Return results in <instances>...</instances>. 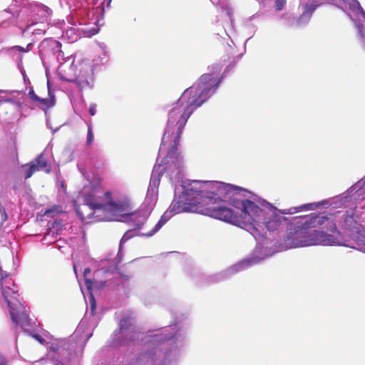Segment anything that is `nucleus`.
Instances as JSON below:
<instances>
[{
	"mask_svg": "<svg viewBox=\"0 0 365 365\" xmlns=\"http://www.w3.org/2000/svg\"><path fill=\"white\" fill-rule=\"evenodd\" d=\"M180 212H195L197 205L210 206L211 216L241 227L255 238L267 229L272 232L282 227L288 219L284 215L314 210L328 200L279 210L248 190L219 181L186 180L175 188V198Z\"/></svg>",
	"mask_w": 365,
	"mask_h": 365,
	"instance_id": "1",
	"label": "nucleus"
},
{
	"mask_svg": "<svg viewBox=\"0 0 365 365\" xmlns=\"http://www.w3.org/2000/svg\"><path fill=\"white\" fill-rule=\"evenodd\" d=\"M169 150L165 148L164 154L160 156V150L158 151V157L156 163L153 167V172L150 177V183L148 187V191L145 200V207L133 213H129L130 205L128 204V210L121 215H116L115 218L117 221H125L133 226V228L128 230L120 240L119 245V250L116 258L115 263L108 268L106 272H112L117 269L118 264L122 261V246L123 245L131 239L133 237L145 236L151 237L156 233L170 219V217L180 211L185 210V208H181L176 202H172L168 210L161 216L158 222L149 232H140V230L145 229L148 227L147 220L150 215L152 209L155 206L157 200L158 193V186L160 181V176L164 170L171 172L170 179L173 180V178L180 179L181 168L182 165V158L178 153L173 154V158L169 156Z\"/></svg>",
	"mask_w": 365,
	"mask_h": 365,
	"instance_id": "2",
	"label": "nucleus"
},
{
	"mask_svg": "<svg viewBox=\"0 0 365 365\" xmlns=\"http://www.w3.org/2000/svg\"><path fill=\"white\" fill-rule=\"evenodd\" d=\"M222 68L221 63L209 66V73L202 75L198 81L187 88L181 95L175 106L169 110L168 123L160 146V156L164 154L165 148L169 150L170 158L178 153L182 130L191 114L217 91L224 73L220 76Z\"/></svg>",
	"mask_w": 365,
	"mask_h": 365,
	"instance_id": "3",
	"label": "nucleus"
},
{
	"mask_svg": "<svg viewBox=\"0 0 365 365\" xmlns=\"http://www.w3.org/2000/svg\"><path fill=\"white\" fill-rule=\"evenodd\" d=\"M325 222H329L328 217H317L314 214L295 217L285 236L278 245L267 237H263L265 231L267 230L266 229L262 235L257 236L255 238L256 240H259L258 238L262 237L261 241L257 242L252 257L225 269L218 274V280L225 279L250 266L258 264L276 252L295 247L313 245L314 230L309 228L314 227L316 223L322 225Z\"/></svg>",
	"mask_w": 365,
	"mask_h": 365,
	"instance_id": "4",
	"label": "nucleus"
},
{
	"mask_svg": "<svg viewBox=\"0 0 365 365\" xmlns=\"http://www.w3.org/2000/svg\"><path fill=\"white\" fill-rule=\"evenodd\" d=\"M78 200L82 203L74 205L75 211L85 224L113 221L116 220V215H121L128 210V199L113 196L110 192H105L96 183L85 185Z\"/></svg>",
	"mask_w": 365,
	"mask_h": 365,
	"instance_id": "5",
	"label": "nucleus"
},
{
	"mask_svg": "<svg viewBox=\"0 0 365 365\" xmlns=\"http://www.w3.org/2000/svg\"><path fill=\"white\" fill-rule=\"evenodd\" d=\"M2 295L10 313L13 322L25 329L30 325L27 309L19 299V294L14 283L11 280L4 279L1 276Z\"/></svg>",
	"mask_w": 365,
	"mask_h": 365,
	"instance_id": "6",
	"label": "nucleus"
},
{
	"mask_svg": "<svg viewBox=\"0 0 365 365\" xmlns=\"http://www.w3.org/2000/svg\"><path fill=\"white\" fill-rule=\"evenodd\" d=\"M97 69L93 61L84 59L78 62L74 68L71 65L69 70L74 72L73 76L66 73L61 78L75 83L81 90L91 88L94 83V73Z\"/></svg>",
	"mask_w": 365,
	"mask_h": 365,
	"instance_id": "7",
	"label": "nucleus"
},
{
	"mask_svg": "<svg viewBox=\"0 0 365 365\" xmlns=\"http://www.w3.org/2000/svg\"><path fill=\"white\" fill-rule=\"evenodd\" d=\"M331 3L342 10L354 23L359 41L365 47V29L359 21L364 19L365 12L357 0H331Z\"/></svg>",
	"mask_w": 365,
	"mask_h": 365,
	"instance_id": "8",
	"label": "nucleus"
},
{
	"mask_svg": "<svg viewBox=\"0 0 365 365\" xmlns=\"http://www.w3.org/2000/svg\"><path fill=\"white\" fill-rule=\"evenodd\" d=\"M95 0H88V4H91L93 3V6L97 5L96 7H93L91 9H88L86 8L81 9V14L88 15L87 21H88V24H93L95 26H98L100 21L102 19V16L104 11V7L103 4L104 3V0H97L94 2Z\"/></svg>",
	"mask_w": 365,
	"mask_h": 365,
	"instance_id": "9",
	"label": "nucleus"
},
{
	"mask_svg": "<svg viewBox=\"0 0 365 365\" xmlns=\"http://www.w3.org/2000/svg\"><path fill=\"white\" fill-rule=\"evenodd\" d=\"M318 5L310 4H302V14L298 18H293L289 24L293 26L299 27L305 26L308 24L313 12L316 10Z\"/></svg>",
	"mask_w": 365,
	"mask_h": 365,
	"instance_id": "10",
	"label": "nucleus"
},
{
	"mask_svg": "<svg viewBox=\"0 0 365 365\" xmlns=\"http://www.w3.org/2000/svg\"><path fill=\"white\" fill-rule=\"evenodd\" d=\"M47 166V160L44 158L43 154H41L38 158L32 161L29 165H25L22 166L23 170L25 173V178L28 179L38 170H42Z\"/></svg>",
	"mask_w": 365,
	"mask_h": 365,
	"instance_id": "11",
	"label": "nucleus"
},
{
	"mask_svg": "<svg viewBox=\"0 0 365 365\" xmlns=\"http://www.w3.org/2000/svg\"><path fill=\"white\" fill-rule=\"evenodd\" d=\"M313 245H335L338 243V240L335 236L326 233L322 231L314 230L313 232Z\"/></svg>",
	"mask_w": 365,
	"mask_h": 365,
	"instance_id": "12",
	"label": "nucleus"
},
{
	"mask_svg": "<svg viewBox=\"0 0 365 365\" xmlns=\"http://www.w3.org/2000/svg\"><path fill=\"white\" fill-rule=\"evenodd\" d=\"M46 48L51 50L56 56L57 59L63 56L61 43L58 41L52 38L44 40L41 44V53L44 52Z\"/></svg>",
	"mask_w": 365,
	"mask_h": 365,
	"instance_id": "13",
	"label": "nucleus"
},
{
	"mask_svg": "<svg viewBox=\"0 0 365 365\" xmlns=\"http://www.w3.org/2000/svg\"><path fill=\"white\" fill-rule=\"evenodd\" d=\"M91 269L89 268H86L83 271V277L85 278V283L87 291L90 295V305H91V313L93 314L96 309V302L94 297L92 294L93 286L97 284V282L93 281L92 279L88 278V275L91 273Z\"/></svg>",
	"mask_w": 365,
	"mask_h": 365,
	"instance_id": "14",
	"label": "nucleus"
},
{
	"mask_svg": "<svg viewBox=\"0 0 365 365\" xmlns=\"http://www.w3.org/2000/svg\"><path fill=\"white\" fill-rule=\"evenodd\" d=\"M47 87H48V98H43L39 97V100H38L37 101L35 102V103H38V106L43 110H46L49 108H51V107L54 106V105L56 103L55 95H54L53 91L51 90L49 81H47Z\"/></svg>",
	"mask_w": 365,
	"mask_h": 365,
	"instance_id": "15",
	"label": "nucleus"
},
{
	"mask_svg": "<svg viewBox=\"0 0 365 365\" xmlns=\"http://www.w3.org/2000/svg\"><path fill=\"white\" fill-rule=\"evenodd\" d=\"M44 21H41L38 22L37 18L35 17L34 19L31 20V22L28 24L26 29L24 30V32H30L31 29L33 26H36V28L34 29L31 33L34 35H41L46 33V29H48V25L43 23Z\"/></svg>",
	"mask_w": 365,
	"mask_h": 365,
	"instance_id": "16",
	"label": "nucleus"
},
{
	"mask_svg": "<svg viewBox=\"0 0 365 365\" xmlns=\"http://www.w3.org/2000/svg\"><path fill=\"white\" fill-rule=\"evenodd\" d=\"M99 48L101 53L93 60L95 66L98 68L101 65L106 64L109 61V51L107 46L104 43L99 44Z\"/></svg>",
	"mask_w": 365,
	"mask_h": 365,
	"instance_id": "17",
	"label": "nucleus"
},
{
	"mask_svg": "<svg viewBox=\"0 0 365 365\" xmlns=\"http://www.w3.org/2000/svg\"><path fill=\"white\" fill-rule=\"evenodd\" d=\"M27 51V49L19 46H14L9 49L10 54L12 55L13 58L18 61L19 67H20L22 63V53H26Z\"/></svg>",
	"mask_w": 365,
	"mask_h": 365,
	"instance_id": "18",
	"label": "nucleus"
},
{
	"mask_svg": "<svg viewBox=\"0 0 365 365\" xmlns=\"http://www.w3.org/2000/svg\"><path fill=\"white\" fill-rule=\"evenodd\" d=\"M178 361H135L132 365H176Z\"/></svg>",
	"mask_w": 365,
	"mask_h": 365,
	"instance_id": "19",
	"label": "nucleus"
},
{
	"mask_svg": "<svg viewBox=\"0 0 365 365\" xmlns=\"http://www.w3.org/2000/svg\"><path fill=\"white\" fill-rule=\"evenodd\" d=\"M37 14L36 15L39 16V21H46L47 18L50 16L51 12V9L44 5H37Z\"/></svg>",
	"mask_w": 365,
	"mask_h": 365,
	"instance_id": "20",
	"label": "nucleus"
},
{
	"mask_svg": "<svg viewBox=\"0 0 365 365\" xmlns=\"http://www.w3.org/2000/svg\"><path fill=\"white\" fill-rule=\"evenodd\" d=\"M351 192H359V195H361L363 192H365V176L364 178L357 182L351 187Z\"/></svg>",
	"mask_w": 365,
	"mask_h": 365,
	"instance_id": "21",
	"label": "nucleus"
},
{
	"mask_svg": "<svg viewBox=\"0 0 365 365\" xmlns=\"http://www.w3.org/2000/svg\"><path fill=\"white\" fill-rule=\"evenodd\" d=\"M88 15L81 14V9L76 12V22H78L79 25H88V21H86Z\"/></svg>",
	"mask_w": 365,
	"mask_h": 365,
	"instance_id": "22",
	"label": "nucleus"
},
{
	"mask_svg": "<svg viewBox=\"0 0 365 365\" xmlns=\"http://www.w3.org/2000/svg\"><path fill=\"white\" fill-rule=\"evenodd\" d=\"M94 139V135L92 130V126L91 123L88 125V132H87V139H86V143L88 145H91Z\"/></svg>",
	"mask_w": 365,
	"mask_h": 365,
	"instance_id": "23",
	"label": "nucleus"
},
{
	"mask_svg": "<svg viewBox=\"0 0 365 365\" xmlns=\"http://www.w3.org/2000/svg\"><path fill=\"white\" fill-rule=\"evenodd\" d=\"M0 214H1V224L4 222H6L8 219L7 214L6 212V210L4 207L0 206Z\"/></svg>",
	"mask_w": 365,
	"mask_h": 365,
	"instance_id": "24",
	"label": "nucleus"
},
{
	"mask_svg": "<svg viewBox=\"0 0 365 365\" xmlns=\"http://www.w3.org/2000/svg\"><path fill=\"white\" fill-rule=\"evenodd\" d=\"M29 96L33 102H36L39 100V97L35 93L32 88H31L29 92Z\"/></svg>",
	"mask_w": 365,
	"mask_h": 365,
	"instance_id": "25",
	"label": "nucleus"
},
{
	"mask_svg": "<svg viewBox=\"0 0 365 365\" xmlns=\"http://www.w3.org/2000/svg\"><path fill=\"white\" fill-rule=\"evenodd\" d=\"M275 3H276L277 10L280 11L283 9V7L286 3V0H276Z\"/></svg>",
	"mask_w": 365,
	"mask_h": 365,
	"instance_id": "26",
	"label": "nucleus"
},
{
	"mask_svg": "<svg viewBox=\"0 0 365 365\" xmlns=\"http://www.w3.org/2000/svg\"><path fill=\"white\" fill-rule=\"evenodd\" d=\"M96 103H92L91 104L90 106V108H89V114L92 116L95 115L96 113Z\"/></svg>",
	"mask_w": 365,
	"mask_h": 365,
	"instance_id": "27",
	"label": "nucleus"
},
{
	"mask_svg": "<svg viewBox=\"0 0 365 365\" xmlns=\"http://www.w3.org/2000/svg\"><path fill=\"white\" fill-rule=\"evenodd\" d=\"M49 348V350L51 351H53V352H57L59 349V346L57 343H52L51 344V345L48 346Z\"/></svg>",
	"mask_w": 365,
	"mask_h": 365,
	"instance_id": "28",
	"label": "nucleus"
},
{
	"mask_svg": "<svg viewBox=\"0 0 365 365\" xmlns=\"http://www.w3.org/2000/svg\"><path fill=\"white\" fill-rule=\"evenodd\" d=\"M33 337L35 338L40 344H43L45 340L38 334H34Z\"/></svg>",
	"mask_w": 365,
	"mask_h": 365,
	"instance_id": "29",
	"label": "nucleus"
},
{
	"mask_svg": "<svg viewBox=\"0 0 365 365\" xmlns=\"http://www.w3.org/2000/svg\"><path fill=\"white\" fill-rule=\"evenodd\" d=\"M8 364V360L6 359V358L3 356V355H1L0 356V365H7Z\"/></svg>",
	"mask_w": 365,
	"mask_h": 365,
	"instance_id": "30",
	"label": "nucleus"
},
{
	"mask_svg": "<svg viewBox=\"0 0 365 365\" xmlns=\"http://www.w3.org/2000/svg\"><path fill=\"white\" fill-rule=\"evenodd\" d=\"M5 102L16 104L18 106H21V103L20 102L14 101V100L11 99V98L6 99L5 101Z\"/></svg>",
	"mask_w": 365,
	"mask_h": 365,
	"instance_id": "31",
	"label": "nucleus"
},
{
	"mask_svg": "<svg viewBox=\"0 0 365 365\" xmlns=\"http://www.w3.org/2000/svg\"><path fill=\"white\" fill-rule=\"evenodd\" d=\"M65 67H66V65L65 63L61 65L60 67H59V72H66L65 71Z\"/></svg>",
	"mask_w": 365,
	"mask_h": 365,
	"instance_id": "32",
	"label": "nucleus"
},
{
	"mask_svg": "<svg viewBox=\"0 0 365 365\" xmlns=\"http://www.w3.org/2000/svg\"><path fill=\"white\" fill-rule=\"evenodd\" d=\"M330 231H333L336 229L335 225L331 224L330 227L328 228Z\"/></svg>",
	"mask_w": 365,
	"mask_h": 365,
	"instance_id": "33",
	"label": "nucleus"
},
{
	"mask_svg": "<svg viewBox=\"0 0 365 365\" xmlns=\"http://www.w3.org/2000/svg\"><path fill=\"white\" fill-rule=\"evenodd\" d=\"M259 4H265L267 0H257Z\"/></svg>",
	"mask_w": 365,
	"mask_h": 365,
	"instance_id": "34",
	"label": "nucleus"
},
{
	"mask_svg": "<svg viewBox=\"0 0 365 365\" xmlns=\"http://www.w3.org/2000/svg\"><path fill=\"white\" fill-rule=\"evenodd\" d=\"M213 4H217L219 0H210Z\"/></svg>",
	"mask_w": 365,
	"mask_h": 365,
	"instance_id": "35",
	"label": "nucleus"
},
{
	"mask_svg": "<svg viewBox=\"0 0 365 365\" xmlns=\"http://www.w3.org/2000/svg\"><path fill=\"white\" fill-rule=\"evenodd\" d=\"M55 365H63V364L61 362L58 361V362L56 363Z\"/></svg>",
	"mask_w": 365,
	"mask_h": 365,
	"instance_id": "36",
	"label": "nucleus"
},
{
	"mask_svg": "<svg viewBox=\"0 0 365 365\" xmlns=\"http://www.w3.org/2000/svg\"><path fill=\"white\" fill-rule=\"evenodd\" d=\"M92 30H93V32L92 33V34H95L98 31V30H95L94 29H93Z\"/></svg>",
	"mask_w": 365,
	"mask_h": 365,
	"instance_id": "37",
	"label": "nucleus"
},
{
	"mask_svg": "<svg viewBox=\"0 0 365 365\" xmlns=\"http://www.w3.org/2000/svg\"><path fill=\"white\" fill-rule=\"evenodd\" d=\"M73 269H74L75 273L76 274V264H73Z\"/></svg>",
	"mask_w": 365,
	"mask_h": 365,
	"instance_id": "38",
	"label": "nucleus"
},
{
	"mask_svg": "<svg viewBox=\"0 0 365 365\" xmlns=\"http://www.w3.org/2000/svg\"><path fill=\"white\" fill-rule=\"evenodd\" d=\"M6 93V91L0 90V93Z\"/></svg>",
	"mask_w": 365,
	"mask_h": 365,
	"instance_id": "39",
	"label": "nucleus"
},
{
	"mask_svg": "<svg viewBox=\"0 0 365 365\" xmlns=\"http://www.w3.org/2000/svg\"><path fill=\"white\" fill-rule=\"evenodd\" d=\"M110 2H111V0H109V1H108V2L107 6H109V4H110Z\"/></svg>",
	"mask_w": 365,
	"mask_h": 365,
	"instance_id": "40",
	"label": "nucleus"
},
{
	"mask_svg": "<svg viewBox=\"0 0 365 365\" xmlns=\"http://www.w3.org/2000/svg\"><path fill=\"white\" fill-rule=\"evenodd\" d=\"M22 73V75L24 76V78L25 79V75H24V73L23 71H21Z\"/></svg>",
	"mask_w": 365,
	"mask_h": 365,
	"instance_id": "41",
	"label": "nucleus"
},
{
	"mask_svg": "<svg viewBox=\"0 0 365 365\" xmlns=\"http://www.w3.org/2000/svg\"><path fill=\"white\" fill-rule=\"evenodd\" d=\"M82 294L85 296L84 292L83 289H81Z\"/></svg>",
	"mask_w": 365,
	"mask_h": 365,
	"instance_id": "42",
	"label": "nucleus"
},
{
	"mask_svg": "<svg viewBox=\"0 0 365 365\" xmlns=\"http://www.w3.org/2000/svg\"><path fill=\"white\" fill-rule=\"evenodd\" d=\"M47 126H49L48 121L46 122Z\"/></svg>",
	"mask_w": 365,
	"mask_h": 365,
	"instance_id": "43",
	"label": "nucleus"
},
{
	"mask_svg": "<svg viewBox=\"0 0 365 365\" xmlns=\"http://www.w3.org/2000/svg\"><path fill=\"white\" fill-rule=\"evenodd\" d=\"M364 245H365V238H364Z\"/></svg>",
	"mask_w": 365,
	"mask_h": 365,
	"instance_id": "44",
	"label": "nucleus"
}]
</instances>
